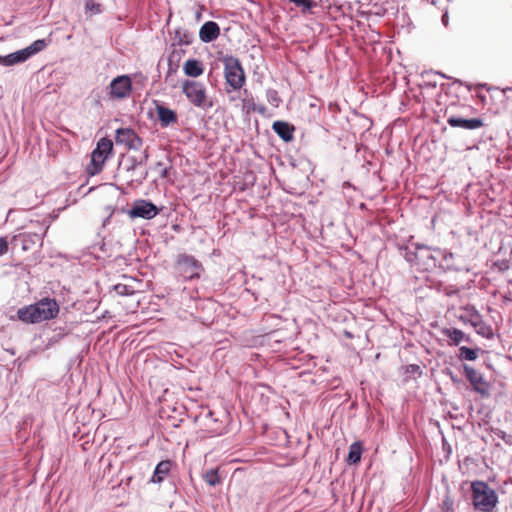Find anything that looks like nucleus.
I'll return each instance as SVG.
<instances>
[{
    "label": "nucleus",
    "instance_id": "1",
    "mask_svg": "<svg viewBox=\"0 0 512 512\" xmlns=\"http://www.w3.org/2000/svg\"><path fill=\"white\" fill-rule=\"evenodd\" d=\"M59 312V305L55 299L43 298L28 306L19 308L16 316H11V320H20L24 323L34 324L53 319Z\"/></svg>",
    "mask_w": 512,
    "mask_h": 512
},
{
    "label": "nucleus",
    "instance_id": "2",
    "mask_svg": "<svg viewBox=\"0 0 512 512\" xmlns=\"http://www.w3.org/2000/svg\"><path fill=\"white\" fill-rule=\"evenodd\" d=\"M438 248H433L425 244L413 243L406 246H400L401 256L412 266L421 271H430L437 267Z\"/></svg>",
    "mask_w": 512,
    "mask_h": 512
},
{
    "label": "nucleus",
    "instance_id": "3",
    "mask_svg": "<svg viewBox=\"0 0 512 512\" xmlns=\"http://www.w3.org/2000/svg\"><path fill=\"white\" fill-rule=\"evenodd\" d=\"M471 488L474 508L482 512H492L498 503L496 492L483 481L473 482Z\"/></svg>",
    "mask_w": 512,
    "mask_h": 512
},
{
    "label": "nucleus",
    "instance_id": "4",
    "mask_svg": "<svg viewBox=\"0 0 512 512\" xmlns=\"http://www.w3.org/2000/svg\"><path fill=\"white\" fill-rule=\"evenodd\" d=\"M226 83L233 89L239 90L245 83V73L240 60L233 55L222 57Z\"/></svg>",
    "mask_w": 512,
    "mask_h": 512
},
{
    "label": "nucleus",
    "instance_id": "5",
    "mask_svg": "<svg viewBox=\"0 0 512 512\" xmlns=\"http://www.w3.org/2000/svg\"><path fill=\"white\" fill-rule=\"evenodd\" d=\"M182 92L196 107L207 110L213 106L207 97L206 87L203 83L194 80H185L182 84Z\"/></svg>",
    "mask_w": 512,
    "mask_h": 512
},
{
    "label": "nucleus",
    "instance_id": "6",
    "mask_svg": "<svg viewBox=\"0 0 512 512\" xmlns=\"http://www.w3.org/2000/svg\"><path fill=\"white\" fill-rule=\"evenodd\" d=\"M112 149V140L108 138H101L98 141L96 148L91 153V163L88 168V173L90 175H96L102 170L106 159L112 152Z\"/></svg>",
    "mask_w": 512,
    "mask_h": 512
},
{
    "label": "nucleus",
    "instance_id": "7",
    "mask_svg": "<svg viewBox=\"0 0 512 512\" xmlns=\"http://www.w3.org/2000/svg\"><path fill=\"white\" fill-rule=\"evenodd\" d=\"M176 268L184 280L199 278L203 270L202 264L194 256L185 253L178 255Z\"/></svg>",
    "mask_w": 512,
    "mask_h": 512
},
{
    "label": "nucleus",
    "instance_id": "8",
    "mask_svg": "<svg viewBox=\"0 0 512 512\" xmlns=\"http://www.w3.org/2000/svg\"><path fill=\"white\" fill-rule=\"evenodd\" d=\"M48 227L42 225L39 231L24 232L15 235L11 240L13 247L20 246L23 251H29L36 245L42 244L43 236L46 234Z\"/></svg>",
    "mask_w": 512,
    "mask_h": 512
},
{
    "label": "nucleus",
    "instance_id": "9",
    "mask_svg": "<svg viewBox=\"0 0 512 512\" xmlns=\"http://www.w3.org/2000/svg\"><path fill=\"white\" fill-rule=\"evenodd\" d=\"M463 370L467 380L472 386L473 391L482 397H488L490 395V386L487 380L484 378L483 374L467 364H463Z\"/></svg>",
    "mask_w": 512,
    "mask_h": 512
},
{
    "label": "nucleus",
    "instance_id": "10",
    "mask_svg": "<svg viewBox=\"0 0 512 512\" xmlns=\"http://www.w3.org/2000/svg\"><path fill=\"white\" fill-rule=\"evenodd\" d=\"M115 142L117 145H123L129 150H139L143 145L142 138L132 128L117 129Z\"/></svg>",
    "mask_w": 512,
    "mask_h": 512
},
{
    "label": "nucleus",
    "instance_id": "11",
    "mask_svg": "<svg viewBox=\"0 0 512 512\" xmlns=\"http://www.w3.org/2000/svg\"><path fill=\"white\" fill-rule=\"evenodd\" d=\"M160 209L150 201L139 199L134 201L128 214L131 218H142L150 220L158 215Z\"/></svg>",
    "mask_w": 512,
    "mask_h": 512
},
{
    "label": "nucleus",
    "instance_id": "12",
    "mask_svg": "<svg viewBox=\"0 0 512 512\" xmlns=\"http://www.w3.org/2000/svg\"><path fill=\"white\" fill-rule=\"evenodd\" d=\"M131 91L132 82L128 75L117 76L110 83V97L113 99L127 98Z\"/></svg>",
    "mask_w": 512,
    "mask_h": 512
},
{
    "label": "nucleus",
    "instance_id": "13",
    "mask_svg": "<svg viewBox=\"0 0 512 512\" xmlns=\"http://www.w3.org/2000/svg\"><path fill=\"white\" fill-rule=\"evenodd\" d=\"M447 123L453 128H461L464 130H476L484 125L481 118H463L455 115H450L447 118Z\"/></svg>",
    "mask_w": 512,
    "mask_h": 512
},
{
    "label": "nucleus",
    "instance_id": "14",
    "mask_svg": "<svg viewBox=\"0 0 512 512\" xmlns=\"http://www.w3.org/2000/svg\"><path fill=\"white\" fill-rule=\"evenodd\" d=\"M220 35V27L214 21L205 22L199 30V38L203 43H210Z\"/></svg>",
    "mask_w": 512,
    "mask_h": 512
},
{
    "label": "nucleus",
    "instance_id": "15",
    "mask_svg": "<svg viewBox=\"0 0 512 512\" xmlns=\"http://www.w3.org/2000/svg\"><path fill=\"white\" fill-rule=\"evenodd\" d=\"M436 253H437V266L441 267L444 270H454V271L462 270L461 266H459L453 262L454 254L452 252L438 248L436 250Z\"/></svg>",
    "mask_w": 512,
    "mask_h": 512
},
{
    "label": "nucleus",
    "instance_id": "16",
    "mask_svg": "<svg viewBox=\"0 0 512 512\" xmlns=\"http://www.w3.org/2000/svg\"><path fill=\"white\" fill-rule=\"evenodd\" d=\"M156 112L162 127L166 128L177 122L176 112L161 103H156Z\"/></svg>",
    "mask_w": 512,
    "mask_h": 512
},
{
    "label": "nucleus",
    "instance_id": "17",
    "mask_svg": "<svg viewBox=\"0 0 512 512\" xmlns=\"http://www.w3.org/2000/svg\"><path fill=\"white\" fill-rule=\"evenodd\" d=\"M274 132L284 141L290 142L294 137V127L285 121H275L272 125Z\"/></svg>",
    "mask_w": 512,
    "mask_h": 512
},
{
    "label": "nucleus",
    "instance_id": "18",
    "mask_svg": "<svg viewBox=\"0 0 512 512\" xmlns=\"http://www.w3.org/2000/svg\"><path fill=\"white\" fill-rule=\"evenodd\" d=\"M149 158V153L147 150H144L139 156H129L126 158L124 162L123 168L127 173L130 171H136L140 166L146 164Z\"/></svg>",
    "mask_w": 512,
    "mask_h": 512
},
{
    "label": "nucleus",
    "instance_id": "19",
    "mask_svg": "<svg viewBox=\"0 0 512 512\" xmlns=\"http://www.w3.org/2000/svg\"><path fill=\"white\" fill-rule=\"evenodd\" d=\"M170 469H171V461H169V460L160 461L156 465L154 473H153L152 477L150 478L149 482L154 483V484H159V483L163 482L165 477L169 474Z\"/></svg>",
    "mask_w": 512,
    "mask_h": 512
},
{
    "label": "nucleus",
    "instance_id": "20",
    "mask_svg": "<svg viewBox=\"0 0 512 512\" xmlns=\"http://www.w3.org/2000/svg\"><path fill=\"white\" fill-rule=\"evenodd\" d=\"M28 59L29 58L24 49H21L4 56L0 55V64L3 66H13L15 64L23 63Z\"/></svg>",
    "mask_w": 512,
    "mask_h": 512
},
{
    "label": "nucleus",
    "instance_id": "21",
    "mask_svg": "<svg viewBox=\"0 0 512 512\" xmlns=\"http://www.w3.org/2000/svg\"><path fill=\"white\" fill-rule=\"evenodd\" d=\"M183 71L187 76L196 78L203 74L204 68L201 61L188 59L183 65Z\"/></svg>",
    "mask_w": 512,
    "mask_h": 512
},
{
    "label": "nucleus",
    "instance_id": "22",
    "mask_svg": "<svg viewBox=\"0 0 512 512\" xmlns=\"http://www.w3.org/2000/svg\"><path fill=\"white\" fill-rule=\"evenodd\" d=\"M443 334L450 339L451 344L458 346L463 341H468L469 337L465 333L457 328H447L443 330Z\"/></svg>",
    "mask_w": 512,
    "mask_h": 512
},
{
    "label": "nucleus",
    "instance_id": "23",
    "mask_svg": "<svg viewBox=\"0 0 512 512\" xmlns=\"http://www.w3.org/2000/svg\"><path fill=\"white\" fill-rule=\"evenodd\" d=\"M422 82L419 84L422 92L429 93L431 90L436 89L437 81L434 79V71H425L421 75Z\"/></svg>",
    "mask_w": 512,
    "mask_h": 512
},
{
    "label": "nucleus",
    "instance_id": "24",
    "mask_svg": "<svg viewBox=\"0 0 512 512\" xmlns=\"http://www.w3.org/2000/svg\"><path fill=\"white\" fill-rule=\"evenodd\" d=\"M362 445L360 442H353L349 447V452L347 456V462L349 464H356L361 460L362 455Z\"/></svg>",
    "mask_w": 512,
    "mask_h": 512
},
{
    "label": "nucleus",
    "instance_id": "25",
    "mask_svg": "<svg viewBox=\"0 0 512 512\" xmlns=\"http://www.w3.org/2000/svg\"><path fill=\"white\" fill-rule=\"evenodd\" d=\"M49 43V40L46 39H38L34 41L32 44L24 48V51L26 52V55L28 58H31L32 56L36 55L37 53L43 51Z\"/></svg>",
    "mask_w": 512,
    "mask_h": 512
},
{
    "label": "nucleus",
    "instance_id": "26",
    "mask_svg": "<svg viewBox=\"0 0 512 512\" xmlns=\"http://www.w3.org/2000/svg\"><path fill=\"white\" fill-rule=\"evenodd\" d=\"M174 41L178 45L183 46V45H189L191 43L192 39H191V35L186 30L176 29Z\"/></svg>",
    "mask_w": 512,
    "mask_h": 512
},
{
    "label": "nucleus",
    "instance_id": "27",
    "mask_svg": "<svg viewBox=\"0 0 512 512\" xmlns=\"http://www.w3.org/2000/svg\"><path fill=\"white\" fill-rule=\"evenodd\" d=\"M478 349H472L467 346H461L459 348V358L461 360L474 361L477 358Z\"/></svg>",
    "mask_w": 512,
    "mask_h": 512
},
{
    "label": "nucleus",
    "instance_id": "28",
    "mask_svg": "<svg viewBox=\"0 0 512 512\" xmlns=\"http://www.w3.org/2000/svg\"><path fill=\"white\" fill-rule=\"evenodd\" d=\"M204 479L210 486H216L220 481L218 472L214 469L206 471Z\"/></svg>",
    "mask_w": 512,
    "mask_h": 512
},
{
    "label": "nucleus",
    "instance_id": "29",
    "mask_svg": "<svg viewBox=\"0 0 512 512\" xmlns=\"http://www.w3.org/2000/svg\"><path fill=\"white\" fill-rule=\"evenodd\" d=\"M288 1L291 3H294L296 6L301 7L303 13L311 10L313 7H315L317 5L313 0H288Z\"/></svg>",
    "mask_w": 512,
    "mask_h": 512
},
{
    "label": "nucleus",
    "instance_id": "30",
    "mask_svg": "<svg viewBox=\"0 0 512 512\" xmlns=\"http://www.w3.org/2000/svg\"><path fill=\"white\" fill-rule=\"evenodd\" d=\"M266 98H267V101L275 106V107H278L279 106V103L281 102L279 96H278V93L276 90L274 89H268L266 91Z\"/></svg>",
    "mask_w": 512,
    "mask_h": 512
},
{
    "label": "nucleus",
    "instance_id": "31",
    "mask_svg": "<svg viewBox=\"0 0 512 512\" xmlns=\"http://www.w3.org/2000/svg\"><path fill=\"white\" fill-rule=\"evenodd\" d=\"M129 173H131V175H130L131 181H136L139 183H141L143 180H145L148 175L147 170H139V169H137L136 171H130Z\"/></svg>",
    "mask_w": 512,
    "mask_h": 512
},
{
    "label": "nucleus",
    "instance_id": "32",
    "mask_svg": "<svg viewBox=\"0 0 512 512\" xmlns=\"http://www.w3.org/2000/svg\"><path fill=\"white\" fill-rule=\"evenodd\" d=\"M114 290L118 295L128 296L134 293L133 289L125 284H117L114 286Z\"/></svg>",
    "mask_w": 512,
    "mask_h": 512
},
{
    "label": "nucleus",
    "instance_id": "33",
    "mask_svg": "<svg viewBox=\"0 0 512 512\" xmlns=\"http://www.w3.org/2000/svg\"><path fill=\"white\" fill-rule=\"evenodd\" d=\"M85 11L91 12L92 14H98L101 12L100 4L95 3L92 0H88L85 3Z\"/></svg>",
    "mask_w": 512,
    "mask_h": 512
},
{
    "label": "nucleus",
    "instance_id": "34",
    "mask_svg": "<svg viewBox=\"0 0 512 512\" xmlns=\"http://www.w3.org/2000/svg\"><path fill=\"white\" fill-rule=\"evenodd\" d=\"M243 102V107L244 108H247L248 110H257L255 105H254V101H253V98L252 97H246L242 100Z\"/></svg>",
    "mask_w": 512,
    "mask_h": 512
},
{
    "label": "nucleus",
    "instance_id": "35",
    "mask_svg": "<svg viewBox=\"0 0 512 512\" xmlns=\"http://www.w3.org/2000/svg\"><path fill=\"white\" fill-rule=\"evenodd\" d=\"M8 250V241L6 237H0V256Z\"/></svg>",
    "mask_w": 512,
    "mask_h": 512
},
{
    "label": "nucleus",
    "instance_id": "36",
    "mask_svg": "<svg viewBox=\"0 0 512 512\" xmlns=\"http://www.w3.org/2000/svg\"><path fill=\"white\" fill-rule=\"evenodd\" d=\"M443 505L446 507L447 510L451 509L453 505V501L450 500L448 497L444 500Z\"/></svg>",
    "mask_w": 512,
    "mask_h": 512
},
{
    "label": "nucleus",
    "instance_id": "37",
    "mask_svg": "<svg viewBox=\"0 0 512 512\" xmlns=\"http://www.w3.org/2000/svg\"><path fill=\"white\" fill-rule=\"evenodd\" d=\"M442 23L444 24V26H447V24H448V14L447 13L442 15Z\"/></svg>",
    "mask_w": 512,
    "mask_h": 512
},
{
    "label": "nucleus",
    "instance_id": "38",
    "mask_svg": "<svg viewBox=\"0 0 512 512\" xmlns=\"http://www.w3.org/2000/svg\"><path fill=\"white\" fill-rule=\"evenodd\" d=\"M437 75H438V76H440V77H442V78L450 79V77H449V76H447L446 74H444V73H442V72H435V71H434V77H435V76H437Z\"/></svg>",
    "mask_w": 512,
    "mask_h": 512
},
{
    "label": "nucleus",
    "instance_id": "39",
    "mask_svg": "<svg viewBox=\"0 0 512 512\" xmlns=\"http://www.w3.org/2000/svg\"><path fill=\"white\" fill-rule=\"evenodd\" d=\"M167 173H168V169L167 168H163L162 171H161V177H166Z\"/></svg>",
    "mask_w": 512,
    "mask_h": 512
},
{
    "label": "nucleus",
    "instance_id": "40",
    "mask_svg": "<svg viewBox=\"0 0 512 512\" xmlns=\"http://www.w3.org/2000/svg\"><path fill=\"white\" fill-rule=\"evenodd\" d=\"M450 375H451V379H452V381H453V382H456V381H457L456 377H454V376L452 375V373H450Z\"/></svg>",
    "mask_w": 512,
    "mask_h": 512
},
{
    "label": "nucleus",
    "instance_id": "41",
    "mask_svg": "<svg viewBox=\"0 0 512 512\" xmlns=\"http://www.w3.org/2000/svg\"><path fill=\"white\" fill-rule=\"evenodd\" d=\"M156 166H157L158 168H161L162 163H161V162H158V163L156 164Z\"/></svg>",
    "mask_w": 512,
    "mask_h": 512
},
{
    "label": "nucleus",
    "instance_id": "42",
    "mask_svg": "<svg viewBox=\"0 0 512 512\" xmlns=\"http://www.w3.org/2000/svg\"><path fill=\"white\" fill-rule=\"evenodd\" d=\"M265 110L264 107H262L261 109H258L259 112H263Z\"/></svg>",
    "mask_w": 512,
    "mask_h": 512
},
{
    "label": "nucleus",
    "instance_id": "43",
    "mask_svg": "<svg viewBox=\"0 0 512 512\" xmlns=\"http://www.w3.org/2000/svg\"><path fill=\"white\" fill-rule=\"evenodd\" d=\"M454 82H455V83H460V84H461V81H460V80H457V79H456Z\"/></svg>",
    "mask_w": 512,
    "mask_h": 512
}]
</instances>
